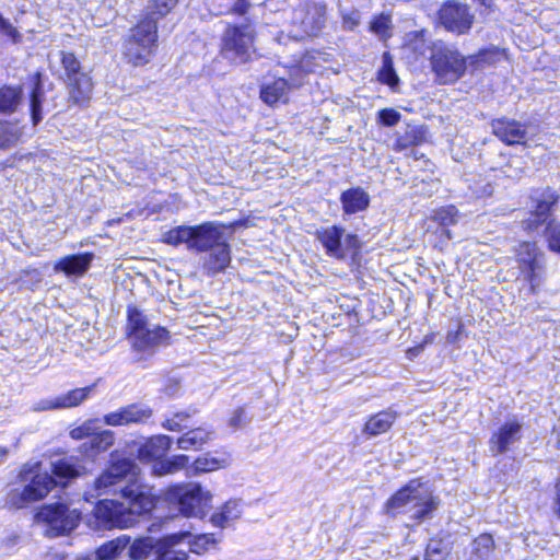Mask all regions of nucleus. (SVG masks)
I'll use <instances>...</instances> for the list:
<instances>
[{
  "instance_id": "1",
  "label": "nucleus",
  "mask_w": 560,
  "mask_h": 560,
  "mask_svg": "<svg viewBox=\"0 0 560 560\" xmlns=\"http://www.w3.org/2000/svg\"><path fill=\"white\" fill-rule=\"evenodd\" d=\"M98 495L119 494L121 500H103L94 509L95 517L108 528L135 525L155 505L152 488L141 481L139 467L128 458L114 460L95 480Z\"/></svg>"
},
{
  "instance_id": "2",
  "label": "nucleus",
  "mask_w": 560,
  "mask_h": 560,
  "mask_svg": "<svg viewBox=\"0 0 560 560\" xmlns=\"http://www.w3.org/2000/svg\"><path fill=\"white\" fill-rule=\"evenodd\" d=\"M225 226L214 222H206L197 226H177L163 235V241L173 246L185 244L189 250L207 252L202 267L208 275L225 270L231 261Z\"/></svg>"
},
{
  "instance_id": "3",
  "label": "nucleus",
  "mask_w": 560,
  "mask_h": 560,
  "mask_svg": "<svg viewBox=\"0 0 560 560\" xmlns=\"http://www.w3.org/2000/svg\"><path fill=\"white\" fill-rule=\"evenodd\" d=\"M51 472L42 470L40 463L25 464L20 472V479L26 483L22 490L14 489L8 497V503L16 509L44 499L50 489L58 483L66 485L68 479L79 475L78 467L69 458H61L50 463Z\"/></svg>"
},
{
  "instance_id": "4",
  "label": "nucleus",
  "mask_w": 560,
  "mask_h": 560,
  "mask_svg": "<svg viewBox=\"0 0 560 560\" xmlns=\"http://www.w3.org/2000/svg\"><path fill=\"white\" fill-rule=\"evenodd\" d=\"M129 340L137 361L147 360L163 347L170 345L166 328L151 324L138 310L128 311Z\"/></svg>"
},
{
  "instance_id": "5",
  "label": "nucleus",
  "mask_w": 560,
  "mask_h": 560,
  "mask_svg": "<svg viewBox=\"0 0 560 560\" xmlns=\"http://www.w3.org/2000/svg\"><path fill=\"white\" fill-rule=\"evenodd\" d=\"M439 501L431 489L418 479L409 481L393 494L386 502L388 513H410L411 517L421 521L431 516Z\"/></svg>"
},
{
  "instance_id": "6",
  "label": "nucleus",
  "mask_w": 560,
  "mask_h": 560,
  "mask_svg": "<svg viewBox=\"0 0 560 560\" xmlns=\"http://www.w3.org/2000/svg\"><path fill=\"white\" fill-rule=\"evenodd\" d=\"M158 46V25L153 20H141L125 39L122 55L133 66L149 62Z\"/></svg>"
},
{
  "instance_id": "7",
  "label": "nucleus",
  "mask_w": 560,
  "mask_h": 560,
  "mask_svg": "<svg viewBox=\"0 0 560 560\" xmlns=\"http://www.w3.org/2000/svg\"><path fill=\"white\" fill-rule=\"evenodd\" d=\"M254 38L250 24L228 26L222 36V56L235 65L249 61L255 52Z\"/></svg>"
},
{
  "instance_id": "8",
  "label": "nucleus",
  "mask_w": 560,
  "mask_h": 560,
  "mask_svg": "<svg viewBox=\"0 0 560 560\" xmlns=\"http://www.w3.org/2000/svg\"><path fill=\"white\" fill-rule=\"evenodd\" d=\"M465 58L456 48L435 44L432 48L431 66L440 83H454L462 78L467 68Z\"/></svg>"
},
{
  "instance_id": "9",
  "label": "nucleus",
  "mask_w": 560,
  "mask_h": 560,
  "mask_svg": "<svg viewBox=\"0 0 560 560\" xmlns=\"http://www.w3.org/2000/svg\"><path fill=\"white\" fill-rule=\"evenodd\" d=\"M168 499L177 501L179 511L186 516L203 517L211 505L212 494L198 483L175 486L168 490Z\"/></svg>"
},
{
  "instance_id": "10",
  "label": "nucleus",
  "mask_w": 560,
  "mask_h": 560,
  "mask_svg": "<svg viewBox=\"0 0 560 560\" xmlns=\"http://www.w3.org/2000/svg\"><path fill=\"white\" fill-rule=\"evenodd\" d=\"M518 268L525 280L529 283V290L535 293L544 280L545 254L536 243L523 242L515 250Z\"/></svg>"
},
{
  "instance_id": "11",
  "label": "nucleus",
  "mask_w": 560,
  "mask_h": 560,
  "mask_svg": "<svg viewBox=\"0 0 560 560\" xmlns=\"http://www.w3.org/2000/svg\"><path fill=\"white\" fill-rule=\"evenodd\" d=\"M35 518L48 527L49 535L59 536L70 533L78 526L80 513L63 503H55L42 506Z\"/></svg>"
},
{
  "instance_id": "12",
  "label": "nucleus",
  "mask_w": 560,
  "mask_h": 560,
  "mask_svg": "<svg viewBox=\"0 0 560 560\" xmlns=\"http://www.w3.org/2000/svg\"><path fill=\"white\" fill-rule=\"evenodd\" d=\"M61 62L66 71L70 100L77 105L88 102L93 91L91 77L88 72L82 71L79 60L71 52H63Z\"/></svg>"
},
{
  "instance_id": "13",
  "label": "nucleus",
  "mask_w": 560,
  "mask_h": 560,
  "mask_svg": "<svg viewBox=\"0 0 560 560\" xmlns=\"http://www.w3.org/2000/svg\"><path fill=\"white\" fill-rule=\"evenodd\" d=\"M316 237L326 249L327 255L336 259H345L360 249V241L354 234H346L342 228L332 225L316 232Z\"/></svg>"
},
{
  "instance_id": "14",
  "label": "nucleus",
  "mask_w": 560,
  "mask_h": 560,
  "mask_svg": "<svg viewBox=\"0 0 560 560\" xmlns=\"http://www.w3.org/2000/svg\"><path fill=\"white\" fill-rule=\"evenodd\" d=\"M475 15L470 12L468 5L450 1L444 3L439 11V21L441 25L448 32L456 34L467 33L472 23Z\"/></svg>"
},
{
  "instance_id": "15",
  "label": "nucleus",
  "mask_w": 560,
  "mask_h": 560,
  "mask_svg": "<svg viewBox=\"0 0 560 560\" xmlns=\"http://www.w3.org/2000/svg\"><path fill=\"white\" fill-rule=\"evenodd\" d=\"M523 424L516 419L505 421L493 432L489 440V450L493 455L506 453L521 440Z\"/></svg>"
},
{
  "instance_id": "16",
  "label": "nucleus",
  "mask_w": 560,
  "mask_h": 560,
  "mask_svg": "<svg viewBox=\"0 0 560 560\" xmlns=\"http://www.w3.org/2000/svg\"><path fill=\"white\" fill-rule=\"evenodd\" d=\"M300 74H302L301 67H294L290 73V81L279 78L270 83L264 84L260 89V98L268 105L287 102L289 90L302 84Z\"/></svg>"
},
{
  "instance_id": "17",
  "label": "nucleus",
  "mask_w": 560,
  "mask_h": 560,
  "mask_svg": "<svg viewBox=\"0 0 560 560\" xmlns=\"http://www.w3.org/2000/svg\"><path fill=\"white\" fill-rule=\"evenodd\" d=\"M152 416L151 408L143 405H128L104 416L103 422L110 427L143 423Z\"/></svg>"
},
{
  "instance_id": "18",
  "label": "nucleus",
  "mask_w": 560,
  "mask_h": 560,
  "mask_svg": "<svg viewBox=\"0 0 560 560\" xmlns=\"http://www.w3.org/2000/svg\"><path fill=\"white\" fill-rule=\"evenodd\" d=\"M491 126L493 133L506 144H522L527 139L525 127L514 119H495Z\"/></svg>"
},
{
  "instance_id": "19",
  "label": "nucleus",
  "mask_w": 560,
  "mask_h": 560,
  "mask_svg": "<svg viewBox=\"0 0 560 560\" xmlns=\"http://www.w3.org/2000/svg\"><path fill=\"white\" fill-rule=\"evenodd\" d=\"M558 201V196L551 189H546L541 192L540 197L536 199L535 211L533 212L534 219L525 221L524 228L526 230L537 229L540 223L547 222L552 207Z\"/></svg>"
},
{
  "instance_id": "20",
  "label": "nucleus",
  "mask_w": 560,
  "mask_h": 560,
  "mask_svg": "<svg viewBox=\"0 0 560 560\" xmlns=\"http://www.w3.org/2000/svg\"><path fill=\"white\" fill-rule=\"evenodd\" d=\"M172 444V438L155 435L149 439L138 450V457L142 462H160L165 456Z\"/></svg>"
},
{
  "instance_id": "21",
  "label": "nucleus",
  "mask_w": 560,
  "mask_h": 560,
  "mask_svg": "<svg viewBox=\"0 0 560 560\" xmlns=\"http://www.w3.org/2000/svg\"><path fill=\"white\" fill-rule=\"evenodd\" d=\"M93 258L92 253L66 256L55 265L54 270L67 276H82L89 270Z\"/></svg>"
},
{
  "instance_id": "22",
  "label": "nucleus",
  "mask_w": 560,
  "mask_h": 560,
  "mask_svg": "<svg viewBox=\"0 0 560 560\" xmlns=\"http://www.w3.org/2000/svg\"><path fill=\"white\" fill-rule=\"evenodd\" d=\"M326 5L316 3L310 7L305 18L301 20V28L305 35L315 36L325 24Z\"/></svg>"
},
{
  "instance_id": "23",
  "label": "nucleus",
  "mask_w": 560,
  "mask_h": 560,
  "mask_svg": "<svg viewBox=\"0 0 560 560\" xmlns=\"http://www.w3.org/2000/svg\"><path fill=\"white\" fill-rule=\"evenodd\" d=\"M396 418L397 413L395 411H380L368 419L363 428V433L369 436L383 434L392 428Z\"/></svg>"
},
{
  "instance_id": "24",
  "label": "nucleus",
  "mask_w": 560,
  "mask_h": 560,
  "mask_svg": "<svg viewBox=\"0 0 560 560\" xmlns=\"http://www.w3.org/2000/svg\"><path fill=\"white\" fill-rule=\"evenodd\" d=\"M242 515V504L240 500L233 499L225 502L218 512L213 513L210 522L213 526L225 528Z\"/></svg>"
},
{
  "instance_id": "25",
  "label": "nucleus",
  "mask_w": 560,
  "mask_h": 560,
  "mask_svg": "<svg viewBox=\"0 0 560 560\" xmlns=\"http://www.w3.org/2000/svg\"><path fill=\"white\" fill-rule=\"evenodd\" d=\"M115 441L114 432L110 430L96 431L89 442L81 445V452L93 458L100 453L107 451Z\"/></svg>"
},
{
  "instance_id": "26",
  "label": "nucleus",
  "mask_w": 560,
  "mask_h": 560,
  "mask_svg": "<svg viewBox=\"0 0 560 560\" xmlns=\"http://www.w3.org/2000/svg\"><path fill=\"white\" fill-rule=\"evenodd\" d=\"M342 209L352 214L365 210L370 203L369 195L360 187L351 188L341 194Z\"/></svg>"
},
{
  "instance_id": "27",
  "label": "nucleus",
  "mask_w": 560,
  "mask_h": 560,
  "mask_svg": "<svg viewBox=\"0 0 560 560\" xmlns=\"http://www.w3.org/2000/svg\"><path fill=\"white\" fill-rule=\"evenodd\" d=\"M213 436V431L207 428H195L188 430L177 440V446L184 451L199 450Z\"/></svg>"
},
{
  "instance_id": "28",
  "label": "nucleus",
  "mask_w": 560,
  "mask_h": 560,
  "mask_svg": "<svg viewBox=\"0 0 560 560\" xmlns=\"http://www.w3.org/2000/svg\"><path fill=\"white\" fill-rule=\"evenodd\" d=\"M159 539L143 537L136 539L129 547L132 560H156Z\"/></svg>"
},
{
  "instance_id": "29",
  "label": "nucleus",
  "mask_w": 560,
  "mask_h": 560,
  "mask_svg": "<svg viewBox=\"0 0 560 560\" xmlns=\"http://www.w3.org/2000/svg\"><path fill=\"white\" fill-rule=\"evenodd\" d=\"M129 542L130 538L126 535H121L98 547L96 557L100 560H114L128 547Z\"/></svg>"
},
{
  "instance_id": "30",
  "label": "nucleus",
  "mask_w": 560,
  "mask_h": 560,
  "mask_svg": "<svg viewBox=\"0 0 560 560\" xmlns=\"http://www.w3.org/2000/svg\"><path fill=\"white\" fill-rule=\"evenodd\" d=\"M494 550V540L489 534H481L471 542L469 560H488Z\"/></svg>"
},
{
  "instance_id": "31",
  "label": "nucleus",
  "mask_w": 560,
  "mask_h": 560,
  "mask_svg": "<svg viewBox=\"0 0 560 560\" xmlns=\"http://www.w3.org/2000/svg\"><path fill=\"white\" fill-rule=\"evenodd\" d=\"M188 460L189 458L186 455H175L172 458L162 459L154 463L152 471L158 476L175 474L185 468L188 464Z\"/></svg>"
},
{
  "instance_id": "32",
  "label": "nucleus",
  "mask_w": 560,
  "mask_h": 560,
  "mask_svg": "<svg viewBox=\"0 0 560 560\" xmlns=\"http://www.w3.org/2000/svg\"><path fill=\"white\" fill-rule=\"evenodd\" d=\"M177 3L178 0H151L143 20H153L158 25V21L166 16Z\"/></svg>"
},
{
  "instance_id": "33",
  "label": "nucleus",
  "mask_w": 560,
  "mask_h": 560,
  "mask_svg": "<svg viewBox=\"0 0 560 560\" xmlns=\"http://www.w3.org/2000/svg\"><path fill=\"white\" fill-rule=\"evenodd\" d=\"M432 220L442 226V233L451 238L447 226L457 223L458 211L454 206L442 207L433 211Z\"/></svg>"
},
{
  "instance_id": "34",
  "label": "nucleus",
  "mask_w": 560,
  "mask_h": 560,
  "mask_svg": "<svg viewBox=\"0 0 560 560\" xmlns=\"http://www.w3.org/2000/svg\"><path fill=\"white\" fill-rule=\"evenodd\" d=\"M93 390V386L75 388L66 394L58 395L59 408L67 409L81 405Z\"/></svg>"
},
{
  "instance_id": "35",
  "label": "nucleus",
  "mask_w": 560,
  "mask_h": 560,
  "mask_svg": "<svg viewBox=\"0 0 560 560\" xmlns=\"http://www.w3.org/2000/svg\"><path fill=\"white\" fill-rule=\"evenodd\" d=\"M22 97V91L19 88L5 86L0 89V113L10 114L14 112Z\"/></svg>"
},
{
  "instance_id": "36",
  "label": "nucleus",
  "mask_w": 560,
  "mask_h": 560,
  "mask_svg": "<svg viewBox=\"0 0 560 560\" xmlns=\"http://www.w3.org/2000/svg\"><path fill=\"white\" fill-rule=\"evenodd\" d=\"M425 140V129L421 126L408 125L406 131L396 141V149L404 150L409 145H417Z\"/></svg>"
},
{
  "instance_id": "37",
  "label": "nucleus",
  "mask_w": 560,
  "mask_h": 560,
  "mask_svg": "<svg viewBox=\"0 0 560 560\" xmlns=\"http://www.w3.org/2000/svg\"><path fill=\"white\" fill-rule=\"evenodd\" d=\"M501 58V52L498 48H490L480 50L478 54L467 58V65L475 70L482 69L487 66L494 65Z\"/></svg>"
},
{
  "instance_id": "38",
  "label": "nucleus",
  "mask_w": 560,
  "mask_h": 560,
  "mask_svg": "<svg viewBox=\"0 0 560 560\" xmlns=\"http://www.w3.org/2000/svg\"><path fill=\"white\" fill-rule=\"evenodd\" d=\"M219 539L215 538L214 534H200L185 538V545L188 547V552L201 555L206 552L210 546H214Z\"/></svg>"
},
{
  "instance_id": "39",
  "label": "nucleus",
  "mask_w": 560,
  "mask_h": 560,
  "mask_svg": "<svg viewBox=\"0 0 560 560\" xmlns=\"http://www.w3.org/2000/svg\"><path fill=\"white\" fill-rule=\"evenodd\" d=\"M44 98V91L39 81V74L36 75L35 86L31 94V116L34 125L42 120V102Z\"/></svg>"
},
{
  "instance_id": "40",
  "label": "nucleus",
  "mask_w": 560,
  "mask_h": 560,
  "mask_svg": "<svg viewBox=\"0 0 560 560\" xmlns=\"http://www.w3.org/2000/svg\"><path fill=\"white\" fill-rule=\"evenodd\" d=\"M225 464H226L225 459L217 458V457H213V456H210L207 454V455L198 457L194 462L191 469L197 475V474H201V472H210V471L217 470L221 467H224Z\"/></svg>"
},
{
  "instance_id": "41",
  "label": "nucleus",
  "mask_w": 560,
  "mask_h": 560,
  "mask_svg": "<svg viewBox=\"0 0 560 560\" xmlns=\"http://www.w3.org/2000/svg\"><path fill=\"white\" fill-rule=\"evenodd\" d=\"M378 80L382 83L389 85L390 88L396 86L399 82V79L394 70L392 57L388 52L383 55V66L378 71Z\"/></svg>"
},
{
  "instance_id": "42",
  "label": "nucleus",
  "mask_w": 560,
  "mask_h": 560,
  "mask_svg": "<svg viewBox=\"0 0 560 560\" xmlns=\"http://www.w3.org/2000/svg\"><path fill=\"white\" fill-rule=\"evenodd\" d=\"M21 129L10 122L0 124V149L15 144L21 137Z\"/></svg>"
},
{
  "instance_id": "43",
  "label": "nucleus",
  "mask_w": 560,
  "mask_h": 560,
  "mask_svg": "<svg viewBox=\"0 0 560 560\" xmlns=\"http://www.w3.org/2000/svg\"><path fill=\"white\" fill-rule=\"evenodd\" d=\"M544 235L548 243V248L560 254V223L549 220L544 230Z\"/></svg>"
},
{
  "instance_id": "44",
  "label": "nucleus",
  "mask_w": 560,
  "mask_h": 560,
  "mask_svg": "<svg viewBox=\"0 0 560 560\" xmlns=\"http://www.w3.org/2000/svg\"><path fill=\"white\" fill-rule=\"evenodd\" d=\"M191 415L192 413L189 411L176 412L172 418L166 419L162 425L168 431H182L188 429L191 425Z\"/></svg>"
},
{
  "instance_id": "45",
  "label": "nucleus",
  "mask_w": 560,
  "mask_h": 560,
  "mask_svg": "<svg viewBox=\"0 0 560 560\" xmlns=\"http://www.w3.org/2000/svg\"><path fill=\"white\" fill-rule=\"evenodd\" d=\"M425 37L424 31L410 32L405 36V46L416 55H423L425 52Z\"/></svg>"
},
{
  "instance_id": "46",
  "label": "nucleus",
  "mask_w": 560,
  "mask_h": 560,
  "mask_svg": "<svg viewBox=\"0 0 560 560\" xmlns=\"http://www.w3.org/2000/svg\"><path fill=\"white\" fill-rule=\"evenodd\" d=\"M100 420L98 419H89L84 421L81 425L72 429L70 431V436L74 440H82L85 438H92L94 433L100 430Z\"/></svg>"
},
{
  "instance_id": "47",
  "label": "nucleus",
  "mask_w": 560,
  "mask_h": 560,
  "mask_svg": "<svg viewBox=\"0 0 560 560\" xmlns=\"http://www.w3.org/2000/svg\"><path fill=\"white\" fill-rule=\"evenodd\" d=\"M392 21L388 15L381 14L370 23V31L381 39L390 37Z\"/></svg>"
},
{
  "instance_id": "48",
  "label": "nucleus",
  "mask_w": 560,
  "mask_h": 560,
  "mask_svg": "<svg viewBox=\"0 0 560 560\" xmlns=\"http://www.w3.org/2000/svg\"><path fill=\"white\" fill-rule=\"evenodd\" d=\"M400 118V113L394 108H383L377 114L378 122L387 127L397 125Z\"/></svg>"
},
{
  "instance_id": "49",
  "label": "nucleus",
  "mask_w": 560,
  "mask_h": 560,
  "mask_svg": "<svg viewBox=\"0 0 560 560\" xmlns=\"http://www.w3.org/2000/svg\"><path fill=\"white\" fill-rule=\"evenodd\" d=\"M342 27L347 31L354 30L361 21V15L358 10L341 11Z\"/></svg>"
},
{
  "instance_id": "50",
  "label": "nucleus",
  "mask_w": 560,
  "mask_h": 560,
  "mask_svg": "<svg viewBox=\"0 0 560 560\" xmlns=\"http://www.w3.org/2000/svg\"><path fill=\"white\" fill-rule=\"evenodd\" d=\"M250 421V418L246 416L245 409L240 407L232 413L229 424L234 429H240L246 425Z\"/></svg>"
},
{
  "instance_id": "51",
  "label": "nucleus",
  "mask_w": 560,
  "mask_h": 560,
  "mask_svg": "<svg viewBox=\"0 0 560 560\" xmlns=\"http://www.w3.org/2000/svg\"><path fill=\"white\" fill-rule=\"evenodd\" d=\"M57 409H60L58 396L40 399L39 401L35 402L32 407V410L36 412Z\"/></svg>"
},
{
  "instance_id": "52",
  "label": "nucleus",
  "mask_w": 560,
  "mask_h": 560,
  "mask_svg": "<svg viewBox=\"0 0 560 560\" xmlns=\"http://www.w3.org/2000/svg\"><path fill=\"white\" fill-rule=\"evenodd\" d=\"M425 560H443L441 552L431 546L427 549Z\"/></svg>"
},
{
  "instance_id": "53",
  "label": "nucleus",
  "mask_w": 560,
  "mask_h": 560,
  "mask_svg": "<svg viewBox=\"0 0 560 560\" xmlns=\"http://www.w3.org/2000/svg\"><path fill=\"white\" fill-rule=\"evenodd\" d=\"M248 3L246 2V0H238L236 3H235V7H234V10L240 13V14H244L246 13L247 9H248Z\"/></svg>"
},
{
  "instance_id": "54",
  "label": "nucleus",
  "mask_w": 560,
  "mask_h": 560,
  "mask_svg": "<svg viewBox=\"0 0 560 560\" xmlns=\"http://www.w3.org/2000/svg\"><path fill=\"white\" fill-rule=\"evenodd\" d=\"M8 456V450L5 447H0V464L5 460Z\"/></svg>"
},
{
  "instance_id": "55",
  "label": "nucleus",
  "mask_w": 560,
  "mask_h": 560,
  "mask_svg": "<svg viewBox=\"0 0 560 560\" xmlns=\"http://www.w3.org/2000/svg\"><path fill=\"white\" fill-rule=\"evenodd\" d=\"M492 194V187L490 185H487L483 195H491Z\"/></svg>"
},
{
  "instance_id": "56",
  "label": "nucleus",
  "mask_w": 560,
  "mask_h": 560,
  "mask_svg": "<svg viewBox=\"0 0 560 560\" xmlns=\"http://www.w3.org/2000/svg\"><path fill=\"white\" fill-rule=\"evenodd\" d=\"M411 560H420L419 557H413Z\"/></svg>"
},
{
  "instance_id": "57",
  "label": "nucleus",
  "mask_w": 560,
  "mask_h": 560,
  "mask_svg": "<svg viewBox=\"0 0 560 560\" xmlns=\"http://www.w3.org/2000/svg\"><path fill=\"white\" fill-rule=\"evenodd\" d=\"M479 1H480L481 3H485V2H486V0H479Z\"/></svg>"
}]
</instances>
